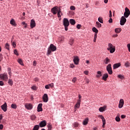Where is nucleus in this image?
I'll return each mask as SVG.
<instances>
[{
    "label": "nucleus",
    "mask_w": 130,
    "mask_h": 130,
    "mask_svg": "<svg viewBox=\"0 0 130 130\" xmlns=\"http://www.w3.org/2000/svg\"><path fill=\"white\" fill-rule=\"evenodd\" d=\"M51 12L53 15H56L57 14L58 18H61V16H62V12H61L60 7L58 8L57 6H55L51 9Z\"/></svg>",
    "instance_id": "f257e3e1"
},
{
    "label": "nucleus",
    "mask_w": 130,
    "mask_h": 130,
    "mask_svg": "<svg viewBox=\"0 0 130 130\" xmlns=\"http://www.w3.org/2000/svg\"><path fill=\"white\" fill-rule=\"evenodd\" d=\"M55 50H56V47L54 46V45L51 44L48 48L47 55H50L51 54V52L55 51Z\"/></svg>",
    "instance_id": "f03ea898"
},
{
    "label": "nucleus",
    "mask_w": 130,
    "mask_h": 130,
    "mask_svg": "<svg viewBox=\"0 0 130 130\" xmlns=\"http://www.w3.org/2000/svg\"><path fill=\"white\" fill-rule=\"evenodd\" d=\"M63 25L66 31H68V27L70 26V21L67 18H64L63 20Z\"/></svg>",
    "instance_id": "7ed1b4c3"
},
{
    "label": "nucleus",
    "mask_w": 130,
    "mask_h": 130,
    "mask_svg": "<svg viewBox=\"0 0 130 130\" xmlns=\"http://www.w3.org/2000/svg\"><path fill=\"white\" fill-rule=\"evenodd\" d=\"M0 78L1 79V80L7 82V81H8V79H9V78L8 77V74L4 73L2 74H0Z\"/></svg>",
    "instance_id": "20e7f679"
},
{
    "label": "nucleus",
    "mask_w": 130,
    "mask_h": 130,
    "mask_svg": "<svg viewBox=\"0 0 130 130\" xmlns=\"http://www.w3.org/2000/svg\"><path fill=\"white\" fill-rule=\"evenodd\" d=\"M130 15V11H129V9H128V8H127V7H126L125 8V12L124 13V17H125V18H128V16Z\"/></svg>",
    "instance_id": "39448f33"
},
{
    "label": "nucleus",
    "mask_w": 130,
    "mask_h": 130,
    "mask_svg": "<svg viewBox=\"0 0 130 130\" xmlns=\"http://www.w3.org/2000/svg\"><path fill=\"white\" fill-rule=\"evenodd\" d=\"M107 71L109 75H112L113 72H112V68H111V64H109L107 66Z\"/></svg>",
    "instance_id": "423d86ee"
},
{
    "label": "nucleus",
    "mask_w": 130,
    "mask_h": 130,
    "mask_svg": "<svg viewBox=\"0 0 130 130\" xmlns=\"http://www.w3.org/2000/svg\"><path fill=\"white\" fill-rule=\"evenodd\" d=\"M125 23H126V18L124 16H122L120 20V24L121 26H123Z\"/></svg>",
    "instance_id": "0eeeda50"
},
{
    "label": "nucleus",
    "mask_w": 130,
    "mask_h": 130,
    "mask_svg": "<svg viewBox=\"0 0 130 130\" xmlns=\"http://www.w3.org/2000/svg\"><path fill=\"white\" fill-rule=\"evenodd\" d=\"M1 108L4 112L7 111V108H8V105H7V103H5L3 105L1 106Z\"/></svg>",
    "instance_id": "6e6552de"
},
{
    "label": "nucleus",
    "mask_w": 130,
    "mask_h": 130,
    "mask_svg": "<svg viewBox=\"0 0 130 130\" xmlns=\"http://www.w3.org/2000/svg\"><path fill=\"white\" fill-rule=\"evenodd\" d=\"M124 104V101L123 99H120L119 104V108H122L123 107V105Z\"/></svg>",
    "instance_id": "1a4fd4ad"
},
{
    "label": "nucleus",
    "mask_w": 130,
    "mask_h": 130,
    "mask_svg": "<svg viewBox=\"0 0 130 130\" xmlns=\"http://www.w3.org/2000/svg\"><path fill=\"white\" fill-rule=\"evenodd\" d=\"M43 100L44 102H48V95L47 94L45 93L43 96Z\"/></svg>",
    "instance_id": "9d476101"
},
{
    "label": "nucleus",
    "mask_w": 130,
    "mask_h": 130,
    "mask_svg": "<svg viewBox=\"0 0 130 130\" xmlns=\"http://www.w3.org/2000/svg\"><path fill=\"white\" fill-rule=\"evenodd\" d=\"M36 26V23H35V20L31 19L30 21V28L33 29Z\"/></svg>",
    "instance_id": "9b49d317"
},
{
    "label": "nucleus",
    "mask_w": 130,
    "mask_h": 130,
    "mask_svg": "<svg viewBox=\"0 0 130 130\" xmlns=\"http://www.w3.org/2000/svg\"><path fill=\"white\" fill-rule=\"evenodd\" d=\"M46 126V121L43 120L40 122V127H44V126Z\"/></svg>",
    "instance_id": "f8f14e48"
},
{
    "label": "nucleus",
    "mask_w": 130,
    "mask_h": 130,
    "mask_svg": "<svg viewBox=\"0 0 130 130\" xmlns=\"http://www.w3.org/2000/svg\"><path fill=\"white\" fill-rule=\"evenodd\" d=\"M79 57L78 56L74 57V58L73 59L74 62L75 64H79Z\"/></svg>",
    "instance_id": "ddd939ff"
},
{
    "label": "nucleus",
    "mask_w": 130,
    "mask_h": 130,
    "mask_svg": "<svg viewBox=\"0 0 130 130\" xmlns=\"http://www.w3.org/2000/svg\"><path fill=\"white\" fill-rule=\"evenodd\" d=\"M25 108L28 109L29 110L32 109L33 108V106L31 105V104H26L25 105Z\"/></svg>",
    "instance_id": "4468645a"
},
{
    "label": "nucleus",
    "mask_w": 130,
    "mask_h": 130,
    "mask_svg": "<svg viewBox=\"0 0 130 130\" xmlns=\"http://www.w3.org/2000/svg\"><path fill=\"white\" fill-rule=\"evenodd\" d=\"M42 110V104H39L38 106L37 111L38 112H40Z\"/></svg>",
    "instance_id": "2eb2a0df"
},
{
    "label": "nucleus",
    "mask_w": 130,
    "mask_h": 130,
    "mask_svg": "<svg viewBox=\"0 0 130 130\" xmlns=\"http://www.w3.org/2000/svg\"><path fill=\"white\" fill-rule=\"evenodd\" d=\"M121 66V64L120 63H117L113 65V69L115 70L116 69H118V68H119Z\"/></svg>",
    "instance_id": "dca6fc26"
},
{
    "label": "nucleus",
    "mask_w": 130,
    "mask_h": 130,
    "mask_svg": "<svg viewBox=\"0 0 130 130\" xmlns=\"http://www.w3.org/2000/svg\"><path fill=\"white\" fill-rule=\"evenodd\" d=\"M107 78H108V74L106 73L103 75L102 79L104 81H107Z\"/></svg>",
    "instance_id": "f3484780"
},
{
    "label": "nucleus",
    "mask_w": 130,
    "mask_h": 130,
    "mask_svg": "<svg viewBox=\"0 0 130 130\" xmlns=\"http://www.w3.org/2000/svg\"><path fill=\"white\" fill-rule=\"evenodd\" d=\"M114 47H115L112 45L111 43H109L108 44V47L107 48V50H110V49L114 48Z\"/></svg>",
    "instance_id": "a211bd4d"
},
{
    "label": "nucleus",
    "mask_w": 130,
    "mask_h": 130,
    "mask_svg": "<svg viewBox=\"0 0 130 130\" xmlns=\"http://www.w3.org/2000/svg\"><path fill=\"white\" fill-rule=\"evenodd\" d=\"M105 109H106V106H104L100 107L99 110L100 111V112H103V111H105Z\"/></svg>",
    "instance_id": "6ab92c4d"
},
{
    "label": "nucleus",
    "mask_w": 130,
    "mask_h": 130,
    "mask_svg": "<svg viewBox=\"0 0 130 130\" xmlns=\"http://www.w3.org/2000/svg\"><path fill=\"white\" fill-rule=\"evenodd\" d=\"M89 121V119L86 118L83 121V125H87L88 124V121Z\"/></svg>",
    "instance_id": "aec40b11"
},
{
    "label": "nucleus",
    "mask_w": 130,
    "mask_h": 130,
    "mask_svg": "<svg viewBox=\"0 0 130 130\" xmlns=\"http://www.w3.org/2000/svg\"><path fill=\"white\" fill-rule=\"evenodd\" d=\"M10 24L12 25L13 26H17V24H16V22H15V20L12 19L10 21Z\"/></svg>",
    "instance_id": "412c9836"
},
{
    "label": "nucleus",
    "mask_w": 130,
    "mask_h": 130,
    "mask_svg": "<svg viewBox=\"0 0 130 130\" xmlns=\"http://www.w3.org/2000/svg\"><path fill=\"white\" fill-rule=\"evenodd\" d=\"M70 23L71 25H75L76 24V21L74 19H71L70 20Z\"/></svg>",
    "instance_id": "4be33fe9"
},
{
    "label": "nucleus",
    "mask_w": 130,
    "mask_h": 130,
    "mask_svg": "<svg viewBox=\"0 0 130 130\" xmlns=\"http://www.w3.org/2000/svg\"><path fill=\"white\" fill-rule=\"evenodd\" d=\"M93 32H94L95 34H98V29L96 27H94L92 28Z\"/></svg>",
    "instance_id": "5701e85b"
},
{
    "label": "nucleus",
    "mask_w": 130,
    "mask_h": 130,
    "mask_svg": "<svg viewBox=\"0 0 130 130\" xmlns=\"http://www.w3.org/2000/svg\"><path fill=\"white\" fill-rule=\"evenodd\" d=\"M115 31L116 33H120V32H121V28H115Z\"/></svg>",
    "instance_id": "b1692460"
},
{
    "label": "nucleus",
    "mask_w": 130,
    "mask_h": 130,
    "mask_svg": "<svg viewBox=\"0 0 130 130\" xmlns=\"http://www.w3.org/2000/svg\"><path fill=\"white\" fill-rule=\"evenodd\" d=\"M98 75H96V78H100V77L102 76V74H101V71H98L97 72Z\"/></svg>",
    "instance_id": "393cba45"
},
{
    "label": "nucleus",
    "mask_w": 130,
    "mask_h": 130,
    "mask_svg": "<svg viewBox=\"0 0 130 130\" xmlns=\"http://www.w3.org/2000/svg\"><path fill=\"white\" fill-rule=\"evenodd\" d=\"M8 84L10 86H13V84H14V82H13V80H12V79H9Z\"/></svg>",
    "instance_id": "a878e982"
},
{
    "label": "nucleus",
    "mask_w": 130,
    "mask_h": 130,
    "mask_svg": "<svg viewBox=\"0 0 130 130\" xmlns=\"http://www.w3.org/2000/svg\"><path fill=\"white\" fill-rule=\"evenodd\" d=\"M98 21L100 22V23H101L102 24H103V18L101 17H99Z\"/></svg>",
    "instance_id": "bb28decb"
},
{
    "label": "nucleus",
    "mask_w": 130,
    "mask_h": 130,
    "mask_svg": "<svg viewBox=\"0 0 130 130\" xmlns=\"http://www.w3.org/2000/svg\"><path fill=\"white\" fill-rule=\"evenodd\" d=\"M105 60H106V62H105L106 64H108V63L110 62V59H109L108 57H106L105 59Z\"/></svg>",
    "instance_id": "cd10ccee"
},
{
    "label": "nucleus",
    "mask_w": 130,
    "mask_h": 130,
    "mask_svg": "<svg viewBox=\"0 0 130 130\" xmlns=\"http://www.w3.org/2000/svg\"><path fill=\"white\" fill-rule=\"evenodd\" d=\"M39 127H40L39 125H36L34 126L32 130H38V129H39Z\"/></svg>",
    "instance_id": "c85d7f7f"
},
{
    "label": "nucleus",
    "mask_w": 130,
    "mask_h": 130,
    "mask_svg": "<svg viewBox=\"0 0 130 130\" xmlns=\"http://www.w3.org/2000/svg\"><path fill=\"white\" fill-rule=\"evenodd\" d=\"M11 108L13 109H17V105H16L15 104H12L11 105Z\"/></svg>",
    "instance_id": "c756f323"
},
{
    "label": "nucleus",
    "mask_w": 130,
    "mask_h": 130,
    "mask_svg": "<svg viewBox=\"0 0 130 130\" xmlns=\"http://www.w3.org/2000/svg\"><path fill=\"white\" fill-rule=\"evenodd\" d=\"M80 104L77 103V104L75 105V109H77V108H80Z\"/></svg>",
    "instance_id": "7c9ffc66"
},
{
    "label": "nucleus",
    "mask_w": 130,
    "mask_h": 130,
    "mask_svg": "<svg viewBox=\"0 0 130 130\" xmlns=\"http://www.w3.org/2000/svg\"><path fill=\"white\" fill-rule=\"evenodd\" d=\"M109 51H110V53H113L115 51V47L110 49Z\"/></svg>",
    "instance_id": "2f4dec72"
},
{
    "label": "nucleus",
    "mask_w": 130,
    "mask_h": 130,
    "mask_svg": "<svg viewBox=\"0 0 130 130\" xmlns=\"http://www.w3.org/2000/svg\"><path fill=\"white\" fill-rule=\"evenodd\" d=\"M69 44H70L71 45H72L73 44H74V40L73 38L70 40Z\"/></svg>",
    "instance_id": "473e14b6"
},
{
    "label": "nucleus",
    "mask_w": 130,
    "mask_h": 130,
    "mask_svg": "<svg viewBox=\"0 0 130 130\" xmlns=\"http://www.w3.org/2000/svg\"><path fill=\"white\" fill-rule=\"evenodd\" d=\"M96 24L98 27V28H100L102 27V25L101 24V23H100L99 22L96 21Z\"/></svg>",
    "instance_id": "72a5a7b5"
},
{
    "label": "nucleus",
    "mask_w": 130,
    "mask_h": 130,
    "mask_svg": "<svg viewBox=\"0 0 130 130\" xmlns=\"http://www.w3.org/2000/svg\"><path fill=\"white\" fill-rule=\"evenodd\" d=\"M48 130H51L52 128V126L50 124H48L47 125Z\"/></svg>",
    "instance_id": "f704fd0d"
},
{
    "label": "nucleus",
    "mask_w": 130,
    "mask_h": 130,
    "mask_svg": "<svg viewBox=\"0 0 130 130\" xmlns=\"http://www.w3.org/2000/svg\"><path fill=\"white\" fill-rule=\"evenodd\" d=\"M18 62H19L21 66H24V64L23 63V61H22V59H19L18 60Z\"/></svg>",
    "instance_id": "c9c22d12"
},
{
    "label": "nucleus",
    "mask_w": 130,
    "mask_h": 130,
    "mask_svg": "<svg viewBox=\"0 0 130 130\" xmlns=\"http://www.w3.org/2000/svg\"><path fill=\"white\" fill-rule=\"evenodd\" d=\"M6 49H8V50H10V49L9 48V47H10V45L9 44V43H6V46H5Z\"/></svg>",
    "instance_id": "e433bc0d"
},
{
    "label": "nucleus",
    "mask_w": 130,
    "mask_h": 130,
    "mask_svg": "<svg viewBox=\"0 0 130 130\" xmlns=\"http://www.w3.org/2000/svg\"><path fill=\"white\" fill-rule=\"evenodd\" d=\"M115 120L118 122L120 121V118L119 116H117L115 118Z\"/></svg>",
    "instance_id": "4c0bfd02"
},
{
    "label": "nucleus",
    "mask_w": 130,
    "mask_h": 130,
    "mask_svg": "<svg viewBox=\"0 0 130 130\" xmlns=\"http://www.w3.org/2000/svg\"><path fill=\"white\" fill-rule=\"evenodd\" d=\"M30 118H31V120H35V119H36V116L34 115H32V116H31Z\"/></svg>",
    "instance_id": "58836bf2"
},
{
    "label": "nucleus",
    "mask_w": 130,
    "mask_h": 130,
    "mask_svg": "<svg viewBox=\"0 0 130 130\" xmlns=\"http://www.w3.org/2000/svg\"><path fill=\"white\" fill-rule=\"evenodd\" d=\"M14 54H15L16 55H19V53H18V51L17 50V49H15L14 51Z\"/></svg>",
    "instance_id": "ea45409f"
},
{
    "label": "nucleus",
    "mask_w": 130,
    "mask_h": 130,
    "mask_svg": "<svg viewBox=\"0 0 130 130\" xmlns=\"http://www.w3.org/2000/svg\"><path fill=\"white\" fill-rule=\"evenodd\" d=\"M51 84H48L45 86V89H50Z\"/></svg>",
    "instance_id": "a19ab883"
},
{
    "label": "nucleus",
    "mask_w": 130,
    "mask_h": 130,
    "mask_svg": "<svg viewBox=\"0 0 130 130\" xmlns=\"http://www.w3.org/2000/svg\"><path fill=\"white\" fill-rule=\"evenodd\" d=\"M70 10H71L72 11H75V10H76V7H75V6H72L70 7Z\"/></svg>",
    "instance_id": "79ce46f5"
},
{
    "label": "nucleus",
    "mask_w": 130,
    "mask_h": 130,
    "mask_svg": "<svg viewBox=\"0 0 130 130\" xmlns=\"http://www.w3.org/2000/svg\"><path fill=\"white\" fill-rule=\"evenodd\" d=\"M73 125H74L75 127H77V126H79V123H78V122H74Z\"/></svg>",
    "instance_id": "37998d69"
},
{
    "label": "nucleus",
    "mask_w": 130,
    "mask_h": 130,
    "mask_svg": "<svg viewBox=\"0 0 130 130\" xmlns=\"http://www.w3.org/2000/svg\"><path fill=\"white\" fill-rule=\"evenodd\" d=\"M99 117H100V118H101V119H102V120L105 119V118H104V117L103 115H99Z\"/></svg>",
    "instance_id": "c03bdc74"
},
{
    "label": "nucleus",
    "mask_w": 130,
    "mask_h": 130,
    "mask_svg": "<svg viewBox=\"0 0 130 130\" xmlns=\"http://www.w3.org/2000/svg\"><path fill=\"white\" fill-rule=\"evenodd\" d=\"M118 78H119V79H121V80H123L124 77L122 75H118Z\"/></svg>",
    "instance_id": "a18cd8bd"
},
{
    "label": "nucleus",
    "mask_w": 130,
    "mask_h": 130,
    "mask_svg": "<svg viewBox=\"0 0 130 130\" xmlns=\"http://www.w3.org/2000/svg\"><path fill=\"white\" fill-rule=\"evenodd\" d=\"M12 46H13V47H14V48H15L16 45V42H13L12 43Z\"/></svg>",
    "instance_id": "49530a36"
},
{
    "label": "nucleus",
    "mask_w": 130,
    "mask_h": 130,
    "mask_svg": "<svg viewBox=\"0 0 130 130\" xmlns=\"http://www.w3.org/2000/svg\"><path fill=\"white\" fill-rule=\"evenodd\" d=\"M77 81V78L76 77H74L73 79H72V82L73 83H76V82Z\"/></svg>",
    "instance_id": "de8ad7c7"
},
{
    "label": "nucleus",
    "mask_w": 130,
    "mask_h": 130,
    "mask_svg": "<svg viewBox=\"0 0 130 130\" xmlns=\"http://www.w3.org/2000/svg\"><path fill=\"white\" fill-rule=\"evenodd\" d=\"M22 25H24V28H27V23H25V22H22Z\"/></svg>",
    "instance_id": "09e8293b"
},
{
    "label": "nucleus",
    "mask_w": 130,
    "mask_h": 130,
    "mask_svg": "<svg viewBox=\"0 0 130 130\" xmlns=\"http://www.w3.org/2000/svg\"><path fill=\"white\" fill-rule=\"evenodd\" d=\"M31 88L32 89V90H36L37 89L36 86H31Z\"/></svg>",
    "instance_id": "8fccbe9b"
},
{
    "label": "nucleus",
    "mask_w": 130,
    "mask_h": 130,
    "mask_svg": "<svg viewBox=\"0 0 130 130\" xmlns=\"http://www.w3.org/2000/svg\"><path fill=\"white\" fill-rule=\"evenodd\" d=\"M109 14H110L109 15L110 18H111V17H112V12H111V10L109 11Z\"/></svg>",
    "instance_id": "3c124183"
},
{
    "label": "nucleus",
    "mask_w": 130,
    "mask_h": 130,
    "mask_svg": "<svg viewBox=\"0 0 130 130\" xmlns=\"http://www.w3.org/2000/svg\"><path fill=\"white\" fill-rule=\"evenodd\" d=\"M70 68L71 69H74V68H75V65L74 64H70Z\"/></svg>",
    "instance_id": "603ef678"
},
{
    "label": "nucleus",
    "mask_w": 130,
    "mask_h": 130,
    "mask_svg": "<svg viewBox=\"0 0 130 130\" xmlns=\"http://www.w3.org/2000/svg\"><path fill=\"white\" fill-rule=\"evenodd\" d=\"M103 121V124H106V120L105 119L102 120Z\"/></svg>",
    "instance_id": "864d4df0"
},
{
    "label": "nucleus",
    "mask_w": 130,
    "mask_h": 130,
    "mask_svg": "<svg viewBox=\"0 0 130 130\" xmlns=\"http://www.w3.org/2000/svg\"><path fill=\"white\" fill-rule=\"evenodd\" d=\"M127 47H128V51H129V52H130V44H128L127 45Z\"/></svg>",
    "instance_id": "5fc2aeb1"
},
{
    "label": "nucleus",
    "mask_w": 130,
    "mask_h": 130,
    "mask_svg": "<svg viewBox=\"0 0 130 130\" xmlns=\"http://www.w3.org/2000/svg\"><path fill=\"white\" fill-rule=\"evenodd\" d=\"M81 24H78L77 25V29H80V28H81Z\"/></svg>",
    "instance_id": "6e6d98bb"
},
{
    "label": "nucleus",
    "mask_w": 130,
    "mask_h": 130,
    "mask_svg": "<svg viewBox=\"0 0 130 130\" xmlns=\"http://www.w3.org/2000/svg\"><path fill=\"white\" fill-rule=\"evenodd\" d=\"M84 74H85V75H88V74H89V71H84Z\"/></svg>",
    "instance_id": "4d7b16f0"
},
{
    "label": "nucleus",
    "mask_w": 130,
    "mask_h": 130,
    "mask_svg": "<svg viewBox=\"0 0 130 130\" xmlns=\"http://www.w3.org/2000/svg\"><path fill=\"white\" fill-rule=\"evenodd\" d=\"M125 67H126L127 68L129 67V63L128 62H126L125 63Z\"/></svg>",
    "instance_id": "13d9d810"
},
{
    "label": "nucleus",
    "mask_w": 130,
    "mask_h": 130,
    "mask_svg": "<svg viewBox=\"0 0 130 130\" xmlns=\"http://www.w3.org/2000/svg\"><path fill=\"white\" fill-rule=\"evenodd\" d=\"M0 86H4V82L0 81Z\"/></svg>",
    "instance_id": "bf43d9fd"
},
{
    "label": "nucleus",
    "mask_w": 130,
    "mask_h": 130,
    "mask_svg": "<svg viewBox=\"0 0 130 130\" xmlns=\"http://www.w3.org/2000/svg\"><path fill=\"white\" fill-rule=\"evenodd\" d=\"M36 64H37L36 61V60H34V62H33V66H34V67H36Z\"/></svg>",
    "instance_id": "052dcab7"
},
{
    "label": "nucleus",
    "mask_w": 130,
    "mask_h": 130,
    "mask_svg": "<svg viewBox=\"0 0 130 130\" xmlns=\"http://www.w3.org/2000/svg\"><path fill=\"white\" fill-rule=\"evenodd\" d=\"M4 128V125L3 124H0V129H3Z\"/></svg>",
    "instance_id": "680f3d73"
},
{
    "label": "nucleus",
    "mask_w": 130,
    "mask_h": 130,
    "mask_svg": "<svg viewBox=\"0 0 130 130\" xmlns=\"http://www.w3.org/2000/svg\"><path fill=\"white\" fill-rule=\"evenodd\" d=\"M86 82L87 83V84H89V83H90V80H89V79H86Z\"/></svg>",
    "instance_id": "e2e57ef3"
},
{
    "label": "nucleus",
    "mask_w": 130,
    "mask_h": 130,
    "mask_svg": "<svg viewBox=\"0 0 130 130\" xmlns=\"http://www.w3.org/2000/svg\"><path fill=\"white\" fill-rule=\"evenodd\" d=\"M109 23H112V18H110L109 20Z\"/></svg>",
    "instance_id": "0e129e2a"
},
{
    "label": "nucleus",
    "mask_w": 130,
    "mask_h": 130,
    "mask_svg": "<svg viewBox=\"0 0 130 130\" xmlns=\"http://www.w3.org/2000/svg\"><path fill=\"white\" fill-rule=\"evenodd\" d=\"M94 39H97V34H94Z\"/></svg>",
    "instance_id": "69168bd1"
},
{
    "label": "nucleus",
    "mask_w": 130,
    "mask_h": 130,
    "mask_svg": "<svg viewBox=\"0 0 130 130\" xmlns=\"http://www.w3.org/2000/svg\"><path fill=\"white\" fill-rule=\"evenodd\" d=\"M121 118H125V115H122L121 116Z\"/></svg>",
    "instance_id": "338daca9"
},
{
    "label": "nucleus",
    "mask_w": 130,
    "mask_h": 130,
    "mask_svg": "<svg viewBox=\"0 0 130 130\" xmlns=\"http://www.w3.org/2000/svg\"><path fill=\"white\" fill-rule=\"evenodd\" d=\"M8 74H9L10 77H11V76H12V72H11V71H9V72H8Z\"/></svg>",
    "instance_id": "774afa93"
}]
</instances>
